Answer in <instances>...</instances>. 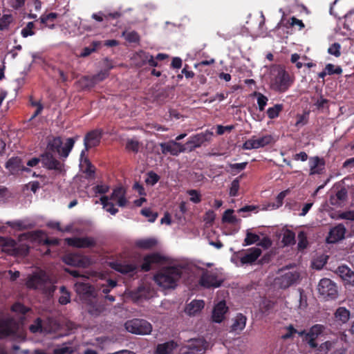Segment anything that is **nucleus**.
Here are the masks:
<instances>
[{
	"label": "nucleus",
	"instance_id": "obj_1",
	"mask_svg": "<svg viewBox=\"0 0 354 354\" xmlns=\"http://www.w3.org/2000/svg\"><path fill=\"white\" fill-rule=\"evenodd\" d=\"M183 274L182 268L167 266L160 269L154 276L153 280L164 289H174Z\"/></svg>",
	"mask_w": 354,
	"mask_h": 354
},
{
	"label": "nucleus",
	"instance_id": "obj_2",
	"mask_svg": "<svg viewBox=\"0 0 354 354\" xmlns=\"http://www.w3.org/2000/svg\"><path fill=\"white\" fill-rule=\"evenodd\" d=\"M271 87L279 93L286 92L293 84L294 79L283 65H274L271 70Z\"/></svg>",
	"mask_w": 354,
	"mask_h": 354
},
{
	"label": "nucleus",
	"instance_id": "obj_3",
	"mask_svg": "<svg viewBox=\"0 0 354 354\" xmlns=\"http://www.w3.org/2000/svg\"><path fill=\"white\" fill-rule=\"evenodd\" d=\"M126 330L136 335H148L152 330L151 324L145 319H133L127 321L124 324Z\"/></svg>",
	"mask_w": 354,
	"mask_h": 354
},
{
	"label": "nucleus",
	"instance_id": "obj_4",
	"mask_svg": "<svg viewBox=\"0 0 354 354\" xmlns=\"http://www.w3.org/2000/svg\"><path fill=\"white\" fill-rule=\"evenodd\" d=\"M317 290L320 296L326 300L334 299L338 295L335 283L328 278H324L319 281Z\"/></svg>",
	"mask_w": 354,
	"mask_h": 354
},
{
	"label": "nucleus",
	"instance_id": "obj_5",
	"mask_svg": "<svg viewBox=\"0 0 354 354\" xmlns=\"http://www.w3.org/2000/svg\"><path fill=\"white\" fill-rule=\"evenodd\" d=\"M274 142V138L271 135L267 134L259 138L252 136L244 142L242 149L245 150L257 149L270 145Z\"/></svg>",
	"mask_w": 354,
	"mask_h": 354
},
{
	"label": "nucleus",
	"instance_id": "obj_6",
	"mask_svg": "<svg viewBox=\"0 0 354 354\" xmlns=\"http://www.w3.org/2000/svg\"><path fill=\"white\" fill-rule=\"evenodd\" d=\"M212 132L207 130L204 132H201L189 137V140L186 142L185 147L186 151L191 152L196 148L200 147L205 142H209L212 136Z\"/></svg>",
	"mask_w": 354,
	"mask_h": 354
},
{
	"label": "nucleus",
	"instance_id": "obj_7",
	"mask_svg": "<svg viewBox=\"0 0 354 354\" xmlns=\"http://www.w3.org/2000/svg\"><path fill=\"white\" fill-rule=\"evenodd\" d=\"M223 282L216 272L207 270L202 274L198 281L200 286L205 288H218Z\"/></svg>",
	"mask_w": 354,
	"mask_h": 354
},
{
	"label": "nucleus",
	"instance_id": "obj_8",
	"mask_svg": "<svg viewBox=\"0 0 354 354\" xmlns=\"http://www.w3.org/2000/svg\"><path fill=\"white\" fill-rule=\"evenodd\" d=\"M159 146L161 149V153L165 156L169 154L173 156H178L180 153L187 151L185 145L174 141V140L166 142H160Z\"/></svg>",
	"mask_w": 354,
	"mask_h": 354
},
{
	"label": "nucleus",
	"instance_id": "obj_9",
	"mask_svg": "<svg viewBox=\"0 0 354 354\" xmlns=\"http://www.w3.org/2000/svg\"><path fill=\"white\" fill-rule=\"evenodd\" d=\"M18 328V324L12 319L0 318V339L15 335Z\"/></svg>",
	"mask_w": 354,
	"mask_h": 354
},
{
	"label": "nucleus",
	"instance_id": "obj_10",
	"mask_svg": "<svg viewBox=\"0 0 354 354\" xmlns=\"http://www.w3.org/2000/svg\"><path fill=\"white\" fill-rule=\"evenodd\" d=\"M102 136V131L94 129L88 132L84 139V151H88L91 148L100 145Z\"/></svg>",
	"mask_w": 354,
	"mask_h": 354
},
{
	"label": "nucleus",
	"instance_id": "obj_11",
	"mask_svg": "<svg viewBox=\"0 0 354 354\" xmlns=\"http://www.w3.org/2000/svg\"><path fill=\"white\" fill-rule=\"evenodd\" d=\"M41 162L44 167L49 170H55L59 172L63 171L64 165L54 158L50 152H46L41 156Z\"/></svg>",
	"mask_w": 354,
	"mask_h": 354
},
{
	"label": "nucleus",
	"instance_id": "obj_12",
	"mask_svg": "<svg viewBox=\"0 0 354 354\" xmlns=\"http://www.w3.org/2000/svg\"><path fill=\"white\" fill-rule=\"evenodd\" d=\"M165 261V257L158 252H153L144 257L143 262L140 266L141 270L149 272L153 264L162 263Z\"/></svg>",
	"mask_w": 354,
	"mask_h": 354
},
{
	"label": "nucleus",
	"instance_id": "obj_13",
	"mask_svg": "<svg viewBox=\"0 0 354 354\" xmlns=\"http://www.w3.org/2000/svg\"><path fill=\"white\" fill-rule=\"evenodd\" d=\"M68 245L77 248H90L96 245L95 239L92 237H73L66 239Z\"/></svg>",
	"mask_w": 354,
	"mask_h": 354
},
{
	"label": "nucleus",
	"instance_id": "obj_14",
	"mask_svg": "<svg viewBox=\"0 0 354 354\" xmlns=\"http://www.w3.org/2000/svg\"><path fill=\"white\" fill-rule=\"evenodd\" d=\"M346 230L345 226L339 223L332 227L328 236H326V242L328 243H336L344 239Z\"/></svg>",
	"mask_w": 354,
	"mask_h": 354
},
{
	"label": "nucleus",
	"instance_id": "obj_15",
	"mask_svg": "<svg viewBox=\"0 0 354 354\" xmlns=\"http://www.w3.org/2000/svg\"><path fill=\"white\" fill-rule=\"evenodd\" d=\"M322 332L323 326L320 324H315L312 326L309 331L306 334L304 341L308 343L310 348H316L318 346L316 339Z\"/></svg>",
	"mask_w": 354,
	"mask_h": 354
},
{
	"label": "nucleus",
	"instance_id": "obj_16",
	"mask_svg": "<svg viewBox=\"0 0 354 354\" xmlns=\"http://www.w3.org/2000/svg\"><path fill=\"white\" fill-rule=\"evenodd\" d=\"M241 264H252L261 256V250L259 248H251L245 252H239Z\"/></svg>",
	"mask_w": 354,
	"mask_h": 354
},
{
	"label": "nucleus",
	"instance_id": "obj_17",
	"mask_svg": "<svg viewBox=\"0 0 354 354\" xmlns=\"http://www.w3.org/2000/svg\"><path fill=\"white\" fill-rule=\"evenodd\" d=\"M75 291L82 299H88L95 297L94 288L88 283L77 282L75 284Z\"/></svg>",
	"mask_w": 354,
	"mask_h": 354
},
{
	"label": "nucleus",
	"instance_id": "obj_18",
	"mask_svg": "<svg viewBox=\"0 0 354 354\" xmlns=\"http://www.w3.org/2000/svg\"><path fill=\"white\" fill-rule=\"evenodd\" d=\"M310 176L322 174L324 170L325 160L319 156L311 157L309 160Z\"/></svg>",
	"mask_w": 354,
	"mask_h": 354
},
{
	"label": "nucleus",
	"instance_id": "obj_19",
	"mask_svg": "<svg viewBox=\"0 0 354 354\" xmlns=\"http://www.w3.org/2000/svg\"><path fill=\"white\" fill-rule=\"evenodd\" d=\"M299 278L297 272H288L279 279V286L281 288L286 289L294 284Z\"/></svg>",
	"mask_w": 354,
	"mask_h": 354
},
{
	"label": "nucleus",
	"instance_id": "obj_20",
	"mask_svg": "<svg viewBox=\"0 0 354 354\" xmlns=\"http://www.w3.org/2000/svg\"><path fill=\"white\" fill-rule=\"evenodd\" d=\"M228 308L225 301H219L214 308L212 312V320L216 323H221L227 313Z\"/></svg>",
	"mask_w": 354,
	"mask_h": 354
},
{
	"label": "nucleus",
	"instance_id": "obj_21",
	"mask_svg": "<svg viewBox=\"0 0 354 354\" xmlns=\"http://www.w3.org/2000/svg\"><path fill=\"white\" fill-rule=\"evenodd\" d=\"M111 268L117 272L131 276L136 274L138 270L137 266L132 263H113Z\"/></svg>",
	"mask_w": 354,
	"mask_h": 354
},
{
	"label": "nucleus",
	"instance_id": "obj_22",
	"mask_svg": "<svg viewBox=\"0 0 354 354\" xmlns=\"http://www.w3.org/2000/svg\"><path fill=\"white\" fill-rule=\"evenodd\" d=\"M46 283V279L37 274L28 277L26 281V286L28 288L44 290Z\"/></svg>",
	"mask_w": 354,
	"mask_h": 354
},
{
	"label": "nucleus",
	"instance_id": "obj_23",
	"mask_svg": "<svg viewBox=\"0 0 354 354\" xmlns=\"http://www.w3.org/2000/svg\"><path fill=\"white\" fill-rule=\"evenodd\" d=\"M337 274L345 283L354 286V272L346 266H340L337 269Z\"/></svg>",
	"mask_w": 354,
	"mask_h": 354
},
{
	"label": "nucleus",
	"instance_id": "obj_24",
	"mask_svg": "<svg viewBox=\"0 0 354 354\" xmlns=\"http://www.w3.org/2000/svg\"><path fill=\"white\" fill-rule=\"evenodd\" d=\"M205 341L201 339H192L187 346V354H204L205 351Z\"/></svg>",
	"mask_w": 354,
	"mask_h": 354
},
{
	"label": "nucleus",
	"instance_id": "obj_25",
	"mask_svg": "<svg viewBox=\"0 0 354 354\" xmlns=\"http://www.w3.org/2000/svg\"><path fill=\"white\" fill-rule=\"evenodd\" d=\"M171 88L169 87L160 88L155 91L152 97L153 101L158 104H163L169 99V94Z\"/></svg>",
	"mask_w": 354,
	"mask_h": 354
},
{
	"label": "nucleus",
	"instance_id": "obj_26",
	"mask_svg": "<svg viewBox=\"0 0 354 354\" xmlns=\"http://www.w3.org/2000/svg\"><path fill=\"white\" fill-rule=\"evenodd\" d=\"M84 151L80 154L82 169L88 178H92L94 176L95 167L86 157H84Z\"/></svg>",
	"mask_w": 354,
	"mask_h": 354
},
{
	"label": "nucleus",
	"instance_id": "obj_27",
	"mask_svg": "<svg viewBox=\"0 0 354 354\" xmlns=\"http://www.w3.org/2000/svg\"><path fill=\"white\" fill-rule=\"evenodd\" d=\"M110 199L117 201L120 207H124L127 203L125 198V190L122 187H118L113 190Z\"/></svg>",
	"mask_w": 354,
	"mask_h": 354
},
{
	"label": "nucleus",
	"instance_id": "obj_28",
	"mask_svg": "<svg viewBox=\"0 0 354 354\" xmlns=\"http://www.w3.org/2000/svg\"><path fill=\"white\" fill-rule=\"evenodd\" d=\"M347 196V190L346 188L342 187L335 195L330 196L329 201L332 205H340L346 201Z\"/></svg>",
	"mask_w": 354,
	"mask_h": 354
},
{
	"label": "nucleus",
	"instance_id": "obj_29",
	"mask_svg": "<svg viewBox=\"0 0 354 354\" xmlns=\"http://www.w3.org/2000/svg\"><path fill=\"white\" fill-rule=\"evenodd\" d=\"M205 306L203 300H193L185 308V312L189 315H194L199 313Z\"/></svg>",
	"mask_w": 354,
	"mask_h": 354
},
{
	"label": "nucleus",
	"instance_id": "obj_30",
	"mask_svg": "<svg viewBox=\"0 0 354 354\" xmlns=\"http://www.w3.org/2000/svg\"><path fill=\"white\" fill-rule=\"evenodd\" d=\"M247 318L241 313H239L234 318V322L231 326L232 331L240 332L244 329L246 324Z\"/></svg>",
	"mask_w": 354,
	"mask_h": 354
},
{
	"label": "nucleus",
	"instance_id": "obj_31",
	"mask_svg": "<svg viewBox=\"0 0 354 354\" xmlns=\"http://www.w3.org/2000/svg\"><path fill=\"white\" fill-rule=\"evenodd\" d=\"M22 161L21 159L18 157H12L8 160L6 162V168L8 169L12 174L19 171L21 169Z\"/></svg>",
	"mask_w": 354,
	"mask_h": 354
},
{
	"label": "nucleus",
	"instance_id": "obj_32",
	"mask_svg": "<svg viewBox=\"0 0 354 354\" xmlns=\"http://www.w3.org/2000/svg\"><path fill=\"white\" fill-rule=\"evenodd\" d=\"M57 16L58 14L55 12L44 14L39 17V21L41 24H44L46 27H48L50 29H53L55 28L54 21L57 19Z\"/></svg>",
	"mask_w": 354,
	"mask_h": 354
},
{
	"label": "nucleus",
	"instance_id": "obj_33",
	"mask_svg": "<svg viewBox=\"0 0 354 354\" xmlns=\"http://www.w3.org/2000/svg\"><path fill=\"white\" fill-rule=\"evenodd\" d=\"M335 318L337 322L345 324L350 319V311L345 307H339L335 313Z\"/></svg>",
	"mask_w": 354,
	"mask_h": 354
},
{
	"label": "nucleus",
	"instance_id": "obj_34",
	"mask_svg": "<svg viewBox=\"0 0 354 354\" xmlns=\"http://www.w3.org/2000/svg\"><path fill=\"white\" fill-rule=\"evenodd\" d=\"M142 142L136 138H128L125 144V149L128 152H133L137 153L140 149L142 147Z\"/></svg>",
	"mask_w": 354,
	"mask_h": 354
},
{
	"label": "nucleus",
	"instance_id": "obj_35",
	"mask_svg": "<svg viewBox=\"0 0 354 354\" xmlns=\"http://www.w3.org/2000/svg\"><path fill=\"white\" fill-rule=\"evenodd\" d=\"M176 346V344L174 341L160 344L157 346L156 352L158 354H169Z\"/></svg>",
	"mask_w": 354,
	"mask_h": 354
},
{
	"label": "nucleus",
	"instance_id": "obj_36",
	"mask_svg": "<svg viewBox=\"0 0 354 354\" xmlns=\"http://www.w3.org/2000/svg\"><path fill=\"white\" fill-rule=\"evenodd\" d=\"M11 248L15 254L18 256L26 257L30 252V246L26 243L17 244L15 242V245Z\"/></svg>",
	"mask_w": 354,
	"mask_h": 354
},
{
	"label": "nucleus",
	"instance_id": "obj_37",
	"mask_svg": "<svg viewBox=\"0 0 354 354\" xmlns=\"http://www.w3.org/2000/svg\"><path fill=\"white\" fill-rule=\"evenodd\" d=\"M78 138V136L75 138H69L66 140L64 147L61 148L60 155L64 158H67L72 150L75 140Z\"/></svg>",
	"mask_w": 354,
	"mask_h": 354
},
{
	"label": "nucleus",
	"instance_id": "obj_38",
	"mask_svg": "<svg viewBox=\"0 0 354 354\" xmlns=\"http://www.w3.org/2000/svg\"><path fill=\"white\" fill-rule=\"evenodd\" d=\"M156 244V239L153 238L140 239L136 242V246L138 248L145 250L151 249L155 247Z\"/></svg>",
	"mask_w": 354,
	"mask_h": 354
},
{
	"label": "nucleus",
	"instance_id": "obj_39",
	"mask_svg": "<svg viewBox=\"0 0 354 354\" xmlns=\"http://www.w3.org/2000/svg\"><path fill=\"white\" fill-rule=\"evenodd\" d=\"M101 45V42L99 41H93L90 46L84 47L80 55V57H86L88 55H90L92 53L96 51L97 48L100 47Z\"/></svg>",
	"mask_w": 354,
	"mask_h": 354
},
{
	"label": "nucleus",
	"instance_id": "obj_40",
	"mask_svg": "<svg viewBox=\"0 0 354 354\" xmlns=\"http://www.w3.org/2000/svg\"><path fill=\"white\" fill-rule=\"evenodd\" d=\"M100 201L103 207L106 209V210L111 214L112 215H115L118 212V209L114 207L113 203L109 201V197L106 196H102L100 198Z\"/></svg>",
	"mask_w": 354,
	"mask_h": 354
},
{
	"label": "nucleus",
	"instance_id": "obj_41",
	"mask_svg": "<svg viewBox=\"0 0 354 354\" xmlns=\"http://www.w3.org/2000/svg\"><path fill=\"white\" fill-rule=\"evenodd\" d=\"M62 143V140L60 137H55L52 140H49L48 143V148L52 151H57L60 153Z\"/></svg>",
	"mask_w": 354,
	"mask_h": 354
},
{
	"label": "nucleus",
	"instance_id": "obj_42",
	"mask_svg": "<svg viewBox=\"0 0 354 354\" xmlns=\"http://www.w3.org/2000/svg\"><path fill=\"white\" fill-rule=\"evenodd\" d=\"M282 243L285 245H294L296 243L295 232L290 230H286L283 235Z\"/></svg>",
	"mask_w": 354,
	"mask_h": 354
},
{
	"label": "nucleus",
	"instance_id": "obj_43",
	"mask_svg": "<svg viewBox=\"0 0 354 354\" xmlns=\"http://www.w3.org/2000/svg\"><path fill=\"white\" fill-rule=\"evenodd\" d=\"M283 108V104H277L272 107H270L267 110V115L270 119H274L279 115L280 112L282 111Z\"/></svg>",
	"mask_w": 354,
	"mask_h": 354
},
{
	"label": "nucleus",
	"instance_id": "obj_44",
	"mask_svg": "<svg viewBox=\"0 0 354 354\" xmlns=\"http://www.w3.org/2000/svg\"><path fill=\"white\" fill-rule=\"evenodd\" d=\"M122 36L124 37L126 41L129 43H139L140 40L139 34L135 30L130 32L124 31Z\"/></svg>",
	"mask_w": 354,
	"mask_h": 354
},
{
	"label": "nucleus",
	"instance_id": "obj_45",
	"mask_svg": "<svg viewBox=\"0 0 354 354\" xmlns=\"http://www.w3.org/2000/svg\"><path fill=\"white\" fill-rule=\"evenodd\" d=\"M233 209H228L225 210L222 217L223 223H227L230 224H235L237 223L238 219L234 215H233Z\"/></svg>",
	"mask_w": 354,
	"mask_h": 354
},
{
	"label": "nucleus",
	"instance_id": "obj_46",
	"mask_svg": "<svg viewBox=\"0 0 354 354\" xmlns=\"http://www.w3.org/2000/svg\"><path fill=\"white\" fill-rule=\"evenodd\" d=\"M257 97V104L259 106V109L260 111H263L265 109V107L268 103V97L262 94L261 93L255 91L253 94Z\"/></svg>",
	"mask_w": 354,
	"mask_h": 354
},
{
	"label": "nucleus",
	"instance_id": "obj_47",
	"mask_svg": "<svg viewBox=\"0 0 354 354\" xmlns=\"http://www.w3.org/2000/svg\"><path fill=\"white\" fill-rule=\"evenodd\" d=\"M62 295L59 298V303L62 305H66L71 301L70 293L67 291L65 286L60 288Z\"/></svg>",
	"mask_w": 354,
	"mask_h": 354
},
{
	"label": "nucleus",
	"instance_id": "obj_48",
	"mask_svg": "<svg viewBox=\"0 0 354 354\" xmlns=\"http://www.w3.org/2000/svg\"><path fill=\"white\" fill-rule=\"evenodd\" d=\"M259 240L260 237L259 235L248 231L246 233V236L244 239L243 245H250L256 243Z\"/></svg>",
	"mask_w": 354,
	"mask_h": 354
},
{
	"label": "nucleus",
	"instance_id": "obj_49",
	"mask_svg": "<svg viewBox=\"0 0 354 354\" xmlns=\"http://www.w3.org/2000/svg\"><path fill=\"white\" fill-rule=\"evenodd\" d=\"M29 330L32 333H42L44 331L42 319L39 317L37 318L34 323L29 326Z\"/></svg>",
	"mask_w": 354,
	"mask_h": 354
},
{
	"label": "nucleus",
	"instance_id": "obj_50",
	"mask_svg": "<svg viewBox=\"0 0 354 354\" xmlns=\"http://www.w3.org/2000/svg\"><path fill=\"white\" fill-rule=\"evenodd\" d=\"M297 237L299 250L306 248L308 244L306 234L304 231H301L299 232Z\"/></svg>",
	"mask_w": 354,
	"mask_h": 354
},
{
	"label": "nucleus",
	"instance_id": "obj_51",
	"mask_svg": "<svg viewBox=\"0 0 354 354\" xmlns=\"http://www.w3.org/2000/svg\"><path fill=\"white\" fill-rule=\"evenodd\" d=\"M140 214L148 218L149 222H154L158 217V213L153 212L150 208H143L141 209Z\"/></svg>",
	"mask_w": 354,
	"mask_h": 354
},
{
	"label": "nucleus",
	"instance_id": "obj_52",
	"mask_svg": "<svg viewBox=\"0 0 354 354\" xmlns=\"http://www.w3.org/2000/svg\"><path fill=\"white\" fill-rule=\"evenodd\" d=\"M12 311L17 313L21 315H26L28 311L29 308L25 306L24 304L16 302L11 307Z\"/></svg>",
	"mask_w": 354,
	"mask_h": 354
},
{
	"label": "nucleus",
	"instance_id": "obj_53",
	"mask_svg": "<svg viewBox=\"0 0 354 354\" xmlns=\"http://www.w3.org/2000/svg\"><path fill=\"white\" fill-rule=\"evenodd\" d=\"M325 70L328 75H340L342 73V69L339 66L335 67L332 64H327L325 67Z\"/></svg>",
	"mask_w": 354,
	"mask_h": 354
},
{
	"label": "nucleus",
	"instance_id": "obj_54",
	"mask_svg": "<svg viewBox=\"0 0 354 354\" xmlns=\"http://www.w3.org/2000/svg\"><path fill=\"white\" fill-rule=\"evenodd\" d=\"M160 180V176L153 171L147 173V177L145 179V183L149 185H154Z\"/></svg>",
	"mask_w": 354,
	"mask_h": 354
},
{
	"label": "nucleus",
	"instance_id": "obj_55",
	"mask_svg": "<svg viewBox=\"0 0 354 354\" xmlns=\"http://www.w3.org/2000/svg\"><path fill=\"white\" fill-rule=\"evenodd\" d=\"M109 75V73L107 70H103L99 72L97 74L93 75L92 77V83L96 84L99 82H101L104 80H105L108 76Z\"/></svg>",
	"mask_w": 354,
	"mask_h": 354
},
{
	"label": "nucleus",
	"instance_id": "obj_56",
	"mask_svg": "<svg viewBox=\"0 0 354 354\" xmlns=\"http://www.w3.org/2000/svg\"><path fill=\"white\" fill-rule=\"evenodd\" d=\"M187 193L191 196L189 200L192 202L194 203H199L201 201V195L197 190L189 189Z\"/></svg>",
	"mask_w": 354,
	"mask_h": 354
},
{
	"label": "nucleus",
	"instance_id": "obj_57",
	"mask_svg": "<svg viewBox=\"0 0 354 354\" xmlns=\"http://www.w3.org/2000/svg\"><path fill=\"white\" fill-rule=\"evenodd\" d=\"M12 21V16L10 15H4L0 19V30L6 29Z\"/></svg>",
	"mask_w": 354,
	"mask_h": 354
},
{
	"label": "nucleus",
	"instance_id": "obj_58",
	"mask_svg": "<svg viewBox=\"0 0 354 354\" xmlns=\"http://www.w3.org/2000/svg\"><path fill=\"white\" fill-rule=\"evenodd\" d=\"M340 49V44L339 43H334L328 48V53L336 57H338L341 55Z\"/></svg>",
	"mask_w": 354,
	"mask_h": 354
},
{
	"label": "nucleus",
	"instance_id": "obj_59",
	"mask_svg": "<svg viewBox=\"0 0 354 354\" xmlns=\"http://www.w3.org/2000/svg\"><path fill=\"white\" fill-rule=\"evenodd\" d=\"M239 189V178H235L231 183L230 195L231 196H236Z\"/></svg>",
	"mask_w": 354,
	"mask_h": 354
},
{
	"label": "nucleus",
	"instance_id": "obj_60",
	"mask_svg": "<svg viewBox=\"0 0 354 354\" xmlns=\"http://www.w3.org/2000/svg\"><path fill=\"white\" fill-rule=\"evenodd\" d=\"M248 165L247 162H241V163H234L230 164L229 167L230 168L231 172H239L245 169Z\"/></svg>",
	"mask_w": 354,
	"mask_h": 354
},
{
	"label": "nucleus",
	"instance_id": "obj_61",
	"mask_svg": "<svg viewBox=\"0 0 354 354\" xmlns=\"http://www.w3.org/2000/svg\"><path fill=\"white\" fill-rule=\"evenodd\" d=\"M334 342L326 341L320 344L318 351L321 353H326L328 351H330L332 348L334 347Z\"/></svg>",
	"mask_w": 354,
	"mask_h": 354
},
{
	"label": "nucleus",
	"instance_id": "obj_62",
	"mask_svg": "<svg viewBox=\"0 0 354 354\" xmlns=\"http://www.w3.org/2000/svg\"><path fill=\"white\" fill-rule=\"evenodd\" d=\"M144 62H146L149 66L156 67L158 66V62L153 55L149 53L144 54Z\"/></svg>",
	"mask_w": 354,
	"mask_h": 354
},
{
	"label": "nucleus",
	"instance_id": "obj_63",
	"mask_svg": "<svg viewBox=\"0 0 354 354\" xmlns=\"http://www.w3.org/2000/svg\"><path fill=\"white\" fill-rule=\"evenodd\" d=\"M65 262L71 266H79L80 261L78 260V257L75 255H68L65 257Z\"/></svg>",
	"mask_w": 354,
	"mask_h": 354
},
{
	"label": "nucleus",
	"instance_id": "obj_64",
	"mask_svg": "<svg viewBox=\"0 0 354 354\" xmlns=\"http://www.w3.org/2000/svg\"><path fill=\"white\" fill-rule=\"evenodd\" d=\"M341 219L354 221V211H346L339 214Z\"/></svg>",
	"mask_w": 354,
	"mask_h": 354
}]
</instances>
